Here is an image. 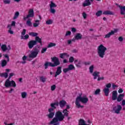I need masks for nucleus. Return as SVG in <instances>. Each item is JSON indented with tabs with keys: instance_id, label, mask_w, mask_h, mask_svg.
Returning <instances> with one entry per match:
<instances>
[{
	"instance_id": "2",
	"label": "nucleus",
	"mask_w": 125,
	"mask_h": 125,
	"mask_svg": "<svg viewBox=\"0 0 125 125\" xmlns=\"http://www.w3.org/2000/svg\"><path fill=\"white\" fill-rule=\"evenodd\" d=\"M55 117L52 119L49 125H53V124H55L58 122H62V121L64 120V116H63V114L60 111H58L55 113Z\"/></svg>"
},
{
	"instance_id": "30",
	"label": "nucleus",
	"mask_w": 125,
	"mask_h": 125,
	"mask_svg": "<svg viewBox=\"0 0 125 125\" xmlns=\"http://www.w3.org/2000/svg\"><path fill=\"white\" fill-rule=\"evenodd\" d=\"M1 49H2L3 52L6 51V50H7V46L5 44H3L1 47Z\"/></svg>"
},
{
	"instance_id": "6",
	"label": "nucleus",
	"mask_w": 125,
	"mask_h": 125,
	"mask_svg": "<svg viewBox=\"0 0 125 125\" xmlns=\"http://www.w3.org/2000/svg\"><path fill=\"white\" fill-rule=\"evenodd\" d=\"M125 97V94H120L118 96V92L117 90H114L112 92V100H117V102H121L124 99Z\"/></svg>"
},
{
	"instance_id": "16",
	"label": "nucleus",
	"mask_w": 125,
	"mask_h": 125,
	"mask_svg": "<svg viewBox=\"0 0 125 125\" xmlns=\"http://www.w3.org/2000/svg\"><path fill=\"white\" fill-rule=\"evenodd\" d=\"M34 16H35V14L34 13V10L33 9H31L28 11L27 17H29V18H33Z\"/></svg>"
},
{
	"instance_id": "22",
	"label": "nucleus",
	"mask_w": 125,
	"mask_h": 125,
	"mask_svg": "<svg viewBox=\"0 0 125 125\" xmlns=\"http://www.w3.org/2000/svg\"><path fill=\"white\" fill-rule=\"evenodd\" d=\"M10 79H7L5 82V87H10L11 81H9Z\"/></svg>"
},
{
	"instance_id": "23",
	"label": "nucleus",
	"mask_w": 125,
	"mask_h": 125,
	"mask_svg": "<svg viewBox=\"0 0 125 125\" xmlns=\"http://www.w3.org/2000/svg\"><path fill=\"white\" fill-rule=\"evenodd\" d=\"M99 74H100V72L98 71H95L93 72L92 76L94 77V80H96V79H97V77H99Z\"/></svg>"
},
{
	"instance_id": "44",
	"label": "nucleus",
	"mask_w": 125,
	"mask_h": 125,
	"mask_svg": "<svg viewBox=\"0 0 125 125\" xmlns=\"http://www.w3.org/2000/svg\"><path fill=\"white\" fill-rule=\"evenodd\" d=\"M56 88V85L55 84H54L51 86V90H52V91H54Z\"/></svg>"
},
{
	"instance_id": "47",
	"label": "nucleus",
	"mask_w": 125,
	"mask_h": 125,
	"mask_svg": "<svg viewBox=\"0 0 125 125\" xmlns=\"http://www.w3.org/2000/svg\"><path fill=\"white\" fill-rule=\"evenodd\" d=\"M10 0H4V3L5 4H9L10 3Z\"/></svg>"
},
{
	"instance_id": "55",
	"label": "nucleus",
	"mask_w": 125,
	"mask_h": 125,
	"mask_svg": "<svg viewBox=\"0 0 125 125\" xmlns=\"http://www.w3.org/2000/svg\"><path fill=\"white\" fill-rule=\"evenodd\" d=\"M116 87H118V86L115 84H112V88L113 89H115Z\"/></svg>"
},
{
	"instance_id": "33",
	"label": "nucleus",
	"mask_w": 125,
	"mask_h": 125,
	"mask_svg": "<svg viewBox=\"0 0 125 125\" xmlns=\"http://www.w3.org/2000/svg\"><path fill=\"white\" fill-rule=\"evenodd\" d=\"M40 81L42 83H45L46 81V78H45L44 76H41L40 77Z\"/></svg>"
},
{
	"instance_id": "45",
	"label": "nucleus",
	"mask_w": 125,
	"mask_h": 125,
	"mask_svg": "<svg viewBox=\"0 0 125 125\" xmlns=\"http://www.w3.org/2000/svg\"><path fill=\"white\" fill-rule=\"evenodd\" d=\"M46 50H47V48L46 47L42 48V50H41V53L43 54V53H44Z\"/></svg>"
},
{
	"instance_id": "53",
	"label": "nucleus",
	"mask_w": 125,
	"mask_h": 125,
	"mask_svg": "<svg viewBox=\"0 0 125 125\" xmlns=\"http://www.w3.org/2000/svg\"><path fill=\"white\" fill-rule=\"evenodd\" d=\"M104 80V77H98V82H100V81H101V80Z\"/></svg>"
},
{
	"instance_id": "54",
	"label": "nucleus",
	"mask_w": 125,
	"mask_h": 125,
	"mask_svg": "<svg viewBox=\"0 0 125 125\" xmlns=\"http://www.w3.org/2000/svg\"><path fill=\"white\" fill-rule=\"evenodd\" d=\"M71 31L72 32V33H76V32H77V29L75 28H72Z\"/></svg>"
},
{
	"instance_id": "42",
	"label": "nucleus",
	"mask_w": 125,
	"mask_h": 125,
	"mask_svg": "<svg viewBox=\"0 0 125 125\" xmlns=\"http://www.w3.org/2000/svg\"><path fill=\"white\" fill-rule=\"evenodd\" d=\"M52 23H53V21H52V20H49L46 21V24L47 25H51Z\"/></svg>"
},
{
	"instance_id": "8",
	"label": "nucleus",
	"mask_w": 125,
	"mask_h": 125,
	"mask_svg": "<svg viewBox=\"0 0 125 125\" xmlns=\"http://www.w3.org/2000/svg\"><path fill=\"white\" fill-rule=\"evenodd\" d=\"M40 53V49L37 47L33 48V50L31 51L30 54L29 55V58H36Z\"/></svg>"
},
{
	"instance_id": "26",
	"label": "nucleus",
	"mask_w": 125,
	"mask_h": 125,
	"mask_svg": "<svg viewBox=\"0 0 125 125\" xmlns=\"http://www.w3.org/2000/svg\"><path fill=\"white\" fill-rule=\"evenodd\" d=\"M35 23H33V27L34 28H37V27H39V25H40V20H37L35 21Z\"/></svg>"
},
{
	"instance_id": "56",
	"label": "nucleus",
	"mask_w": 125,
	"mask_h": 125,
	"mask_svg": "<svg viewBox=\"0 0 125 125\" xmlns=\"http://www.w3.org/2000/svg\"><path fill=\"white\" fill-rule=\"evenodd\" d=\"M123 91H124V90H123V89L122 88H120L118 90L119 93H123Z\"/></svg>"
},
{
	"instance_id": "58",
	"label": "nucleus",
	"mask_w": 125,
	"mask_h": 125,
	"mask_svg": "<svg viewBox=\"0 0 125 125\" xmlns=\"http://www.w3.org/2000/svg\"><path fill=\"white\" fill-rule=\"evenodd\" d=\"M122 106H125V100H122Z\"/></svg>"
},
{
	"instance_id": "3",
	"label": "nucleus",
	"mask_w": 125,
	"mask_h": 125,
	"mask_svg": "<svg viewBox=\"0 0 125 125\" xmlns=\"http://www.w3.org/2000/svg\"><path fill=\"white\" fill-rule=\"evenodd\" d=\"M40 43V45H42V40L40 37H36L35 40H31L28 43V46L29 49H32L35 45Z\"/></svg>"
},
{
	"instance_id": "7",
	"label": "nucleus",
	"mask_w": 125,
	"mask_h": 125,
	"mask_svg": "<svg viewBox=\"0 0 125 125\" xmlns=\"http://www.w3.org/2000/svg\"><path fill=\"white\" fill-rule=\"evenodd\" d=\"M78 102H81L83 104H86L87 102H88V98L86 96L82 97L81 96H79L76 98V101Z\"/></svg>"
},
{
	"instance_id": "41",
	"label": "nucleus",
	"mask_w": 125,
	"mask_h": 125,
	"mask_svg": "<svg viewBox=\"0 0 125 125\" xmlns=\"http://www.w3.org/2000/svg\"><path fill=\"white\" fill-rule=\"evenodd\" d=\"M100 91L101 90H100V89L99 88L96 90L94 93L95 95H98V94L100 93Z\"/></svg>"
},
{
	"instance_id": "46",
	"label": "nucleus",
	"mask_w": 125,
	"mask_h": 125,
	"mask_svg": "<svg viewBox=\"0 0 125 125\" xmlns=\"http://www.w3.org/2000/svg\"><path fill=\"white\" fill-rule=\"evenodd\" d=\"M84 65H85V66H87L88 65H90V64H91V62H83Z\"/></svg>"
},
{
	"instance_id": "20",
	"label": "nucleus",
	"mask_w": 125,
	"mask_h": 125,
	"mask_svg": "<svg viewBox=\"0 0 125 125\" xmlns=\"http://www.w3.org/2000/svg\"><path fill=\"white\" fill-rule=\"evenodd\" d=\"M103 14H104V15H114L115 13H114V12L110 10H107V11H104L103 13Z\"/></svg>"
},
{
	"instance_id": "21",
	"label": "nucleus",
	"mask_w": 125,
	"mask_h": 125,
	"mask_svg": "<svg viewBox=\"0 0 125 125\" xmlns=\"http://www.w3.org/2000/svg\"><path fill=\"white\" fill-rule=\"evenodd\" d=\"M91 4V3L89 0H85L84 2L83 3V5L84 7H85V6H89V5H90Z\"/></svg>"
},
{
	"instance_id": "10",
	"label": "nucleus",
	"mask_w": 125,
	"mask_h": 125,
	"mask_svg": "<svg viewBox=\"0 0 125 125\" xmlns=\"http://www.w3.org/2000/svg\"><path fill=\"white\" fill-rule=\"evenodd\" d=\"M112 84L111 83H108L105 85L106 87L103 89V91L104 93L105 96H109V93H110V89L109 88H111Z\"/></svg>"
},
{
	"instance_id": "38",
	"label": "nucleus",
	"mask_w": 125,
	"mask_h": 125,
	"mask_svg": "<svg viewBox=\"0 0 125 125\" xmlns=\"http://www.w3.org/2000/svg\"><path fill=\"white\" fill-rule=\"evenodd\" d=\"M29 39V35L26 34L24 36H21V40H28Z\"/></svg>"
},
{
	"instance_id": "51",
	"label": "nucleus",
	"mask_w": 125,
	"mask_h": 125,
	"mask_svg": "<svg viewBox=\"0 0 125 125\" xmlns=\"http://www.w3.org/2000/svg\"><path fill=\"white\" fill-rule=\"evenodd\" d=\"M13 76H14V73H10L9 78L8 79L9 80H10V79L11 78V77H13Z\"/></svg>"
},
{
	"instance_id": "59",
	"label": "nucleus",
	"mask_w": 125,
	"mask_h": 125,
	"mask_svg": "<svg viewBox=\"0 0 125 125\" xmlns=\"http://www.w3.org/2000/svg\"><path fill=\"white\" fill-rule=\"evenodd\" d=\"M26 59H27V56H24L22 57V60H23V61H25Z\"/></svg>"
},
{
	"instance_id": "19",
	"label": "nucleus",
	"mask_w": 125,
	"mask_h": 125,
	"mask_svg": "<svg viewBox=\"0 0 125 125\" xmlns=\"http://www.w3.org/2000/svg\"><path fill=\"white\" fill-rule=\"evenodd\" d=\"M70 55L68 54L67 53H63L60 54V57L62 59H64V57H69Z\"/></svg>"
},
{
	"instance_id": "29",
	"label": "nucleus",
	"mask_w": 125,
	"mask_h": 125,
	"mask_svg": "<svg viewBox=\"0 0 125 125\" xmlns=\"http://www.w3.org/2000/svg\"><path fill=\"white\" fill-rule=\"evenodd\" d=\"M56 43L53 42H50L48 44L47 47V48H50V47H53V46H56Z\"/></svg>"
},
{
	"instance_id": "31",
	"label": "nucleus",
	"mask_w": 125,
	"mask_h": 125,
	"mask_svg": "<svg viewBox=\"0 0 125 125\" xmlns=\"http://www.w3.org/2000/svg\"><path fill=\"white\" fill-rule=\"evenodd\" d=\"M29 35L31 37H39L38 36V33L36 32H29Z\"/></svg>"
},
{
	"instance_id": "49",
	"label": "nucleus",
	"mask_w": 125,
	"mask_h": 125,
	"mask_svg": "<svg viewBox=\"0 0 125 125\" xmlns=\"http://www.w3.org/2000/svg\"><path fill=\"white\" fill-rule=\"evenodd\" d=\"M15 24H16V22L14 21H12V23L10 24L11 27H15Z\"/></svg>"
},
{
	"instance_id": "34",
	"label": "nucleus",
	"mask_w": 125,
	"mask_h": 125,
	"mask_svg": "<svg viewBox=\"0 0 125 125\" xmlns=\"http://www.w3.org/2000/svg\"><path fill=\"white\" fill-rule=\"evenodd\" d=\"M1 77L5 78V79H7V77H8V73H7V72L1 73Z\"/></svg>"
},
{
	"instance_id": "14",
	"label": "nucleus",
	"mask_w": 125,
	"mask_h": 125,
	"mask_svg": "<svg viewBox=\"0 0 125 125\" xmlns=\"http://www.w3.org/2000/svg\"><path fill=\"white\" fill-rule=\"evenodd\" d=\"M62 67L58 66L57 68V71L55 74V78H56L57 76H59L61 73H62Z\"/></svg>"
},
{
	"instance_id": "11",
	"label": "nucleus",
	"mask_w": 125,
	"mask_h": 125,
	"mask_svg": "<svg viewBox=\"0 0 125 125\" xmlns=\"http://www.w3.org/2000/svg\"><path fill=\"white\" fill-rule=\"evenodd\" d=\"M5 58L7 59V61L5 60H2L1 61L0 65L1 67H5L7 65V62H9V56L7 54L3 55Z\"/></svg>"
},
{
	"instance_id": "60",
	"label": "nucleus",
	"mask_w": 125,
	"mask_h": 125,
	"mask_svg": "<svg viewBox=\"0 0 125 125\" xmlns=\"http://www.w3.org/2000/svg\"><path fill=\"white\" fill-rule=\"evenodd\" d=\"M70 105H69V104H67V105H66V108L65 109V110H68V109H70Z\"/></svg>"
},
{
	"instance_id": "50",
	"label": "nucleus",
	"mask_w": 125,
	"mask_h": 125,
	"mask_svg": "<svg viewBox=\"0 0 125 125\" xmlns=\"http://www.w3.org/2000/svg\"><path fill=\"white\" fill-rule=\"evenodd\" d=\"M26 29H23L22 30V32H21V35H22V36H25V34H26Z\"/></svg>"
},
{
	"instance_id": "40",
	"label": "nucleus",
	"mask_w": 125,
	"mask_h": 125,
	"mask_svg": "<svg viewBox=\"0 0 125 125\" xmlns=\"http://www.w3.org/2000/svg\"><path fill=\"white\" fill-rule=\"evenodd\" d=\"M75 60L73 57H70L69 59V63H73Z\"/></svg>"
},
{
	"instance_id": "28",
	"label": "nucleus",
	"mask_w": 125,
	"mask_h": 125,
	"mask_svg": "<svg viewBox=\"0 0 125 125\" xmlns=\"http://www.w3.org/2000/svg\"><path fill=\"white\" fill-rule=\"evenodd\" d=\"M19 15H20V14L19 13V12L17 11L15 13L14 16L13 18V19L14 20H15L16 19H17L18 17H19Z\"/></svg>"
},
{
	"instance_id": "57",
	"label": "nucleus",
	"mask_w": 125,
	"mask_h": 125,
	"mask_svg": "<svg viewBox=\"0 0 125 125\" xmlns=\"http://www.w3.org/2000/svg\"><path fill=\"white\" fill-rule=\"evenodd\" d=\"M118 40L119 41V42H123V41H124V38H123V37H120L118 38Z\"/></svg>"
},
{
	"instance_id": "61",
	"label": "nucleus",
	"mask_w": 125,
	"mask_h": 125,
	"mask_svg": "<svg viewBox=\"0 0 125 125\" xmlns=\"http://www.w3.org/2000/svg\"><path fill=\"white\" fill-rule=\"evenodd\" d=\"M72 52L73 53H77V52H78V50L75 49L74 50H72Z\"/></svg>"
},
{
	"instance_id": "52",
	"label": "nucleus",
	"mask_w": 125,
	"mask_h": 125,
	"mask_svg": "<svg viewBox=\"0 0 125 125\" xmlns=\"http://www.w3.org/2000/svg\"><path fill=\"white\" fill-rule=\"evenodd\" d=\"M83 16L84 19H86V16H87L86 13H85V12H83Z\"/></svg>"
},
{
	"instance_id": "39",
	"label": "nucleus",
	"mask_w": 125,
	"mask_h": 125,
	"mask_svg": "<svg viewBox=\"0 0 125 125\" xmlns=\"http://www.w3.org/2000/svg\"><path fill=\"white\" fill-rule=\"evenodd\" d=\"M26 25L29 27H32V22H31V20L29 19L27 21Z\"/></svg>"
},
{
	"instance_id": "18",
	"label": "nucleus",
	"mask_w": 125,
	"mask_h": 125,
	"mask_svg": "<svg viewBox=\"0 0 125 125\" xmlns=\"http://www.w3.org/2000/svg\"><path fill=\"white\" fill-rule=\"evenodd\" d=\"M113 35H115V31L112 30L110 32H109L108 34L105 35L104 38L105 39H109L111 36Z\"/></svg>"
},
{
	"instance_id": "13",
	"label": "nucleus",
	"mask_w": 125,
	"mask_h": 125,
	"mask_svg": "<svg viewBox=\"0 0 125 125\" xmlns=\"http://www.w3.org/2000/svg\"><path fill=\"white\" fill-rule=\"evenodd\" d=\"M72 70H75V66L73 64H69L68 66V68H64L63 69V72L66 74L67 72H69V71H72Z\"/></svg>"
},
{
	"instance_id": "63",
	"label": "nucleus",
	"mask_w": 125,
	"mask_h": 125,
	"mask_svg": "<svg viewBox=\"0 0 125 125\" xmlns=\"http://www.w3.org/2000/svg\"><path fill=\"white\" fill-rule=\"evenodd\" d=\"M67 42H68V44H71V43H72V41L71 40H68Z\"/></svg>"
},
{
	"instance_id": "17",
	"label": "nucleus",
	"mask_w": 125,
	"mask_h": 125,
	"mask_svg": "<svg viewBox=\"0 0 125 125\" xmlns=\"http://www.w3.org/2000/svg\"><path fill=\"white\" fill-rule=\"evenodd\" d=\"M74 37L75 40L79 41V40H82L83 39V35L81 33H77Z\"/></svg>"
},
{
	"instance_id": "37",
	"label": "nucleus",
	"mask_w": 125,
	"mask_h": 125,
	"mask_svg": "<svg viewBox=\"0 0 125 125\" xmlns=\"http://www.w3.org/2000/svg\"><path fill=\"white\" fill-rule=\"evenodd\" d=\"M12 86L13 87H16V83L15 81L12 80L11 81V87Z\"/></svg>"
},
{
	"instance_id": "62",
	"label": "nucleus",
	"mask_w": 125,
	"mask_h": 125,
	"mask_svg": "<svg viewBox=\"0 0 125 125\" xmlns=\"http://www.w3.org/2000/svg\"><path fill=\"white\" fill-rule=\"evenodd\" d=\"M63 63H68V61H67L66 59H64L63 60Z\"/></svg>"
},
{
	"instance_id": "43",
	"label": "nucleus",
	"mask_w": 125,
	"mask_h": 125,
	"mask_svg": "<svg viewBox=\"0 0 125 125\" xmlns=\"http://www.w3.org/2000/svg\"><path fill=\"white\" fill-rule=\"evenodd\" d=\"M81 64H82V61H79L78 62V63H77L75 65L76 67H78V68H80L81 67Z\"/></svg>"
},
{
	"instance_id": "32",
	"label": "nucleus",
	"mask_w": 125,
	"mask_h": 125,
	"mask_svg": "<svg viewBox=\"0 0 125 125\" xmlns=\"http://www.w3.org/2000/svg\"><path fill=\"white\" fill-rule=\"evenodd\" d=\"M89 70L90 74L93 73V70H94V65H91L89 68Z\"/></svg>"
},
{
	"instance_id": "64",
	"label": "nucleus",
	"mask_w": 125,
	"mask_h": 125,
	"mask_svg": "<svg viewBox=\"0 0 125 125\" xmlns=\"http://www.w3.org/2000/svg\"><path fill=\"white\" fill-rule=\"evenodd\" d=\"M7 49V50H10L11 49V47H10V45H8Z\"/></svg>"
},
{
	"instance_id": "12",
	"label": "nucleus",
	"mask_w": 125,
	"mask_h": 125,
	"mask_svg": "<svg viewBox=\"0 0 125 125\" xmlns=\"http://www.w3.org/2000/svg\"><path fill=\"white\" fill-rule=\"evenodd\" d=\"M122 109H123V107L120 104L113 107V110L114 111L115 114H119L120 112L122 110Z\"/></svg>"
},
{
	"instance_id": "5",
	"label": "nucleus",
	"mask_w": 125,
	"mask_h": 125,
	"mask_svg": "<svg viewBox=\"0 0 125 125\" xmlns=\"http://www.w3.org/2000/svg\"><path fill=\"white\" fill-rule=\"evenodd\" d=\"M107 50V48L103 44L100 45L97 48L98 55L100 58H104L105 56V52Z\"/></svg>"
},
{
	"instance_id": "48",
	"label": "nucleus",
	"mask_w": 125,
	"mask_h": 125,
	"mask_svg": "<svg viewBox=\"0 0 125 125\" xmlns=\"http://www.w3.org/2000/svg\"><path fill=\"white\" fill-rule=\"evenodd\" d=\"M71 34H72L71 33V31H66V34H65V37H67L68 36H71Z\"/></svg>"
},
{
	"instance_id": "24",
	"label": "nucleus",
	"mask_w": 125,
	"mask_h": 125,
	"mask_svg": "<svg viewBox=\"0 0 125 125\" xmlns=\"http://www.w3.org/2000/svg\"><path fill=\"white\" fill-rule=\"evenodd\" d=\"M69 112L67 109H63L62 110V113L63 115L62 114V116H63L64 119H65V117H68L69 116Z\"/></svg>"
},
{
	"instance_id": "15",
	"label": "nucleus",
	"mask_w": 125,
	"mask_h": 125,
	"mask_svg": "<svg viewBox=\"0 0 125 125\" xmlns=\"http://www.w3.org/2000/svg\"><path fill=\"white\" fill-rule=\"evenodd\" d=\"M67 104V102L65 100H61L58 103V106H60V108H64Z\"/></svg>"
},
{
	"instance_id": "1",
	"label": "nucleus",
	"mask_w": 125,
	"mask_h": 125,
	"mask_svg": "<svg viewBox=\"0 0 125 125\" xmlns=\"http://www.w3.org/2000/svg\"><path fill=\"white\" fill-rule=\"evenodd\" d=\"M51 59L53 63L51 62H46L44 63L45 69H47L48 66H50V67H57V66L60 65V61L57 57H54L51 58Z\"/></svg>"
},
{
	"instance_id": "9",
	"label": "nucleus",
	"mask_w": 125,
	"mask_h": 125,
	"mask_svg": "<svg viewBox=\"0 0 125 125\" xmlns=\"http://www.w3.org/2000/svg\"><path fill=\"white\" fill-rule=\"evenodd\" d=\"M50 6V12L52 13V14H55V13L56 12V10L54 8L57 7V5L55 4L53 1H51L50 4H49Z\"/></svg>"
},
{
	"instance_id": "36",
	"label": "nucleus",
	"mask_w": 125,
	"mask_h": 125,
	"mask_svg": "<svg viewBox=\"0 0 125 125\" xmlns=\"http://www.w3.org/2000/svg\"><path fill=\"white\" fill-rule=\"evenodd\" d=\"M21 97L23 99L26 98L27 97V92H22L21 93Z\"/></svg>"
},
{
	"instance_id": "25",
	"label": "nucleus",
	"mask_w": 125,
	"mask_h": 125,
	"mask_svg": "<svg viewBox=\"0 0 125 125\" xmlns=\"http://www.w3.org/2000/svg\"><path fill=\"white\" fill-rule=\"evenodd\" d=\"M7 28L9 29L8 33H9V34H10L11 35H13V34H14L13 31L11 30V29H12V27H11V25H10V24H8Z\"/></svg>"
},
{
	"instance_id": "35",
	"label": "nucleus",
	"mask_w": 125,
	"mask_h": 125,
	"mask_svg": "<svg viewBox=\"0 0 125 125\" xmlns=\"http://www.w3.org/2000/svg\"><path fill=\"white\" fill-rule=\"evenodd\" d=\"M103 12V11H102V10L98 11L96 13V15L97 16V17H99V16H101V15H102Z\"/></svg>"
},
{
	"instance_id": "4",
	"label": "nucleus",
	"mask_w": 125,
	"mask_h": 125,
	"mask_svg": "<svg viewBox=\"0 0 125 125\" xmlns=\"http://www.w3.org/2000/svg\"><path fill=\"white\" fill-rule=\"evenodd\" d=\"M58 102H57L54 103H52L50 104L51 108L48 109V111L49 112V114L47 115L49 119H52L53 117H54V115H55V112H54V109H55L57 107H58Z\"/></svg>"
},
{
	"instance_id": "27",
	"label": "nucleus",
	"mask_w": 125,
	"mask_h": 125,
	"mask_svg": "<svg viewBox=\"0 0 125 125\" xmlns=\"http://www.w3.org/2000/svg\"><path fill=\"white\" fill-rule=\"evenodd\" d=\"M75 105L77 108H83V105H81L79 102L75 101Z\"/></svg>"
}]
</instances>
